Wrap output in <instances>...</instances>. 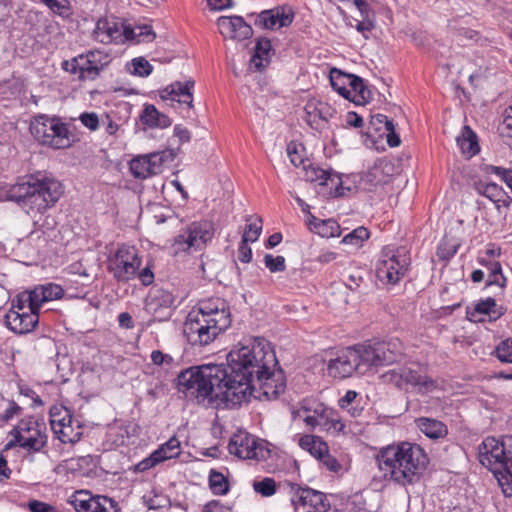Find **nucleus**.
<instances>
[{
  "label": "nucleus",
  "instance_id": "obj_1",
  "mask_svg": "<svg viewBox=\"0 0 512 512\" xmlns=\"http://www.w3.org/2000/svg\"><path fill=\"white\" fill-rule=\"evenodd\" d=\"M270 343L261 337L246 340L227 355V364L193 366L177 376L176 388L186 398L215 409L234 408L247 401L256 388L267 399L285 390L282 370Z\"/></svg>",
  "mask_w": 512,
  "mask_h": 512
},
{
  "label": "nucleus",
  "instance_id": "obj_2",
  "mask_svg": "<svg viewBox=\"0 0 512 512\" xmlns=\"http://www.w3.org/2000/svg\"><path fill=\"white\" fill-rule=\"evenodd\" d=\"M376 461L385 479L406 486L420 480L429 459L419 445L402 442L382 448Z\"/></svg>",
  "mask_w": 512,
  "mask_h": 512
},
{
  "label": "nucleus",
  "instance_id": "obj_3",
  "mask_svg": "<svg viewBox=\"0 0 512 512\" xmlns=\"http://www.w3.org/2000/svg\"><path fill=\"white\" fill-rule=\"evenodd\" d=\"M231 325L227 302L212 298L200 303L198 309L189 312L184 323V334L193 346H206Z\"/></svg>",
  "mask_w": 512,
  "mask_h": 512
},
{
  "label": "nucleus",
  "instance_id": "obj_4",
  "mask_svg": "<svg viewBox=\"0 0 512 512\" xmlns=\"http://www.w3.org/2000/svg\"><path fill=\"white\" fill-rule=\"evenodd\" d=\"M63 193V185L58 180L37 174L11 186L7 197L18 203L28 214H42L52 208Z\"/></svg>",
  "mask_w": 512,
  "mask_h": 512
},
{
  "label": "nucleus",
  "instance_id": "obj_5",
  "mask_svg": "<svg viewBox=\"0 0 512 512\" xmlns=\"http://www.w3.org/2000/svg\"><path fill=\"white\" fill-rule=\"evenodd\" d=\"M479 462L491 470L505 497H512V436L487 437L478 448Z\"/></svg>",
  "mask_w": 512,
  "mask_h": 512
},
{
  "label": "nucleus",
  "instance_id": "obj_6",
  "mask_svg": "<svg viewBox=\"0 0 512 512\" xmlns=\"http://www.w3.org/2000/svg\"><path fill=\"white\" fill-rule=\"evenodd\" d=\"M141 264L138 250L123 244L108 259L107 269L118 282L127 283L138 276L142 285L149 286L154 282V273L148 266L140 270Z\"/></svg>",
  "mask_w": 512,
  "mask_h": 512
},
{
  "label": "nucleus",
  "instance_id": "obj_7",
  "mask_svg": "<svg viewBox=\"0 0 512 512\" xmlns=\"http://www.w3.org/2000/svg\"><path fill=\"white\" fill-rule=\"evenodd\" d=\"M30 132L40 144L54 149H65L72 143L68 125L58 117L35 116L30 123Z\"/></svg>",
  "mask_w": 512,
  "mask_h": 512
},
{
  "label": "nucleus",
  "instance_id": "obj_8",
  "mask_svg": "<svg viewBox=\"0 0 512 512\" xmlns=\"http://www.w3.org/2000/svg\"><path fill=\"white\" fill-rule=\"evenodd\" d=\"M370 370L364 345L347 347L329 360L328 374L337 379H344L354 373L365 374Z\"/></svg>",
  "mask_w": 512,
  "mask_h": 512
},
{
  "label": "nucleus",
  "instance_id": "obj_9",
  "mask_svg": "<svg viewBox=\"0 0 512 512\" xmlns=\"http://www.w3.org/2000/svg\"><path fill=\"white\" fill-rule=\"evenodd\" d=\"M382 379L398 389L408 390L412 387L417 388L420 393L432 392L437 386L436 382L423 375L420 366L413 362L390 369L382 375Z\"/></svg>",
  "mask_w": 512,
  "mask_h": 512
},
{
  "label": "nucleus",
  "instance_id": "obj_10",
  "mask_svg": "<svg viewBox=\"0 0 512 512\" xmlns=\"http://www.w3.org/2000/svg\"><path fill=\"white\" fill-rule=\"evenodd\" d=\"M409 264L405 248H385L376 265L377 278L383 283L395 284L404 276Z\"/></svg>",
  "mask_w": 512,
  "mask_h": 512
},
{
  "label": "nucleus",
  "instance_id": "obj_11",
  "mask_svg": "<svg viewBox=\"0 0 512 512\" xmlns=\"http://www.w3.org/2000/svg\"><path fill=\"white\" fill-rule=\"evenodd\" d=\"M284 489L291 496L296 512H330L331 503L327 496L309 487H300L296 483L286 482Z\"/></svg>",
  "mask_w": 512,
  "mask_h": 512
},
{
  "label": "nucleus",
  "instance_id": "obj_12",
  "mask_svg": "<svg viewBox=\"0 0 512 512\" xmlns=\"http://www.w3.org/2000/svg\"><path fill=\"white\" fill-rule=\"evenodd\" d=\"M214 237V226L209 221H195L187 225L175 237L173 247L176 252L201 250Z\"/></svg>",
  "mask_w": 512,
  "mask_h": 512
},
{
  "label": "nucleus",
  "instance_id": "obj_13",
  "mask_svg": "<svg viewBox=\"0 0 512 512\" xmlns=\"http://www.w3.org/2000/svg\"><path fill=\"white\" fill-rule=\"evenodd\" d=\"M369 368L399 364L405 359L403 344L398 339L364 345Z\"/></svg>",
  "mask_w": 512,
  "mask_h": 512
},
{
  "label": "nucleus",
  "instance_id": "obj_14",
  "mask_svg": "<svg viewBox=\"0 0 512 512\" xmlns=\"http://www.w3.org/2000/svg\"><path fill=\"white\" fill-rule=\"evenodd\" d=\"M14 432L19 435L21 448L28 452L38 453L47 445L48 436L44 423L38 422L34 418L22 419Z\"/></svg>",
  "mask_w": 512,
  "mask_h": 512
},
{
  "label": "nucleus",
  "instance_id": "obj_15",
  "mask_svg": "<svg viewBox=\"0 0 512 512\" xmlns=\"http://www.w3.org/2000/svg\"><path fill=\"white\" fill-rule=\"evenodd\" d=\"M69 502L77 512H120L117 503L106 496H93L88 491H76Z\"/></svg>",
  "mask_w": 512,
  "mask_h": 512
},
{
  "label": "nucleus",
  "instance_id": "obj_16",
  "mask_svg": "<svg viewBox=\"0 0 512 512\" xmlns=\"http://www.w3.org/2000/svg\"><path fill=\"white\" fill-rule=\"evenodd\" d=\"M174 295L163 288L154 287L150 290L145 300V308L149 313L160 319L171 315V309L174 305Z\"/></svg>",
  "mask_w": 512,
  "mask_h": 512
},
{
  "label": "nucleus",
  "instance_id": "obj_17",
  "mask_svg": "<svg viewBox=\"0 0 512 512\" xmlns=\"http://www.w3.org/2000/svg\"><path fill=\"white\" fill-rule=\"evenodd\" d=\"M229 452L240 459H263L265 449L257 440L250 436H234L228 445Z\"/></svg>",
  "mask_w": 512,
  "mask_h": 512
},
{
  "label": "nucleus",
  "instance_id": "obj_18",
  "mask_svg": "<svg viewBox=\"0 0 512 512\" xmlns=\"http://www.w3.org/2000/svg\"><path fill=\"white\" fill-rule=\"evenodd\" d=\"M217 25L225 38L242 41L253 34L251 26L241 16H221L217 20Z\"/></svg>",
  "mask_w": 512,
  "mask_h": 512
},
{
  "label": "nucleus",
  "instance_id": "obj_19",
  "mask_svg": "<svg viewBox=\"0 0 512 512\" xmlns=\"http://www.w3.org/2000/svg\"><path fill=\"white\" fill-rule=\"evenodd\" d=\"M39 314L30 309L27 312L9 310L5 315L7 327L16 334L31 332L38 324Z\"/></svg>",
  "mask_w": 512,
  "mask_h": 512
},
{
  "label": "nucleus",
  "instance_id": "obj_20",
  "mask_svg": "<svg viewBox=\"0 0 512 512\" xmlns=\"http://www.w3.org/2000/svg\"><path fill=\"white\" fill-rule=\"evenodd\" d=\"M473 187L477 194L489 199L497 210L510 207L512 198L500 185L494 182L479 180L474 182Z\"/></svg>",
  "mask_w": 512,
  "mask_h": 512
},
{
  "label": "nucleus",
  "instance_id": "obj_21",
  "mask_svg": "<svg viewBox=\"0 0 512 512\" xmlns=\"http://www.w3.org/2000/svg\"><path fill=\"white\" fill-rule=\"evenodd\" d=\"M194 81L188 80L184 83L176 81L160 91V97L163 100L177 101L180 104H186L188 108L193 107Z\"/></svg>",
  "mask_w": 512,
  "mask_h": 512
},
{
  "label": "nucleus",
  "instance_id": "obj_22",
  "mask_svg": "<svg viewBox=\"0 0 512 512\" xmlns=\"http://www.w3.org/2000/svg\"><path fill=\"white\" fill-rule=\"evenodd\" d=\"M122 24L115 20L101 18L93 31L94 39L102 44L121 43Z\"/></svg>",
  "mask_w": 512,
  "mask_h": 512
},
{
  "label": "nucleus",
  "instance_id": "obj_23",
  "mask_svg": "<svg viewBox=\"0 0 512 512\" xmlns=\"http://www.w3.org/2000/svg\"><path fill=\"white\" fill-rule=\"evenodd\" d=\"M293 21L292 13H285L283 8L262 11L256 19V25L265 29L289 26Z\"/></svg>",
  "mask_w": 512,
  "mask_h": 512
},
{
  "label": "nucleus",
  "instance_id": "obj_24",
  "mask_svg": "<svg viewBox=\"0 0 512 512\" xmlns=\"http://www.w3.org/2000/svg\"><path fill=\"white\" fill-rule=\"evenodd\" d=\"M393 165L387 160L377 161L362 177V181L371 187L390 181Z\"/></svg>",
  "mask_w": 512,
  "mask_h": 512
},
{
  "label": "nucleus",
  "instance_id": "obj_25",
  "mask_svg": "<svg viewBox=\"0 0 512 512\" xmlns=\"http://www.w3.org/2000/svg\"><path fill=\"white\" fill-rule=\"evenodd\" d=\"M456 144L461 154L467 159L480 152L477 134L467 125L462 127L460 135L456 137Z\"/></svg>",
  "mask_w": 512,
  "mask_h": 512
},
{
  "label": "nucleus",
  "instance_id": "obj_26",
  "mask_svg": "<svg viewBox=\"0 0 512 512\" xmlns=\"http://www.w3.org/2000/svg\"><path fill=\"white\" fill-rule=\"evenodd\" d=\"M329 79L332 88L345 99L348 98L349 89L353 81L358 80V76L345 73L340 69L332 68L330 70Z\"/></svg>",
  "mask_w": 512,
  "mask_h": 512
},
{
  "label": "nucleus",
  "instance_id": "obj_27",
  "mask_svg": "<svg viewBox=\"0 0 512 512\" xmlns=\"http://www.w3.org/2000/svg\"><path fill=\"white\" fill-rule=\"evenodd\" d=\"M140 120L150 128H167L172 124L171 119L159 112L154 105H145L140 114Z\"/></svg>",
  "mask_w": 512,
  "mask_h": 512
},
{
  "label": "nucleus",
  "instance_id": "obj_28",
  "mask_svg": "<svg viewBox=\"0 0 512 512\" xmlns=\"http://www.w3.org/2000/svg\"><path fill=\"white\" fill-rule=\"evenodd\" d=\"M419 430L431 439H439L448 433L446 425L436 419L421 417L416 420Z\"/></svg>",
  "mask_w": 512,
  "mask_h": 512
},
{
  "label": "nucleus",
  "instance_id": "obj_29",
  "mask_svg": "<svg viewBox=\"0 0 512 512\" xmlns=\"http://www.w3.org/2000/svg\"><path fill=\"white\" fill-rule=\"evenodd\" d=\"M478 262L489 271L486 286L497 285L501 289H504L507 286V278L502 273V266L499 261L487 260L485 257H479Z\"/></svg>",
  "mask_w": 512,
  "mask_h": 512
},
{
  "label": "nucleus",
  "instance_id": "obj_30",
  "mask_svg": "<svg viewBox=\"0 0 512 512\" xmlns=\"http://www.w3.org/2000/svg\"><path fill=\"white\" fill-rule=\"evenodd\" d=\"M347 100L356 105H365L372 99V92L365 84L364 80L358 76V80L353 81L349 89Z\"/></svg>",
  "mask_w": 512,
  "mask_h": 512
},
{
  "label": "nucleus",
  "instance_id": "obj_31",
  "mask_svg": "<svg viewBox=\"0 0 512 512\" xmlns=\"http://www.w3.org/2000/svg\"><path fill=\"white\" fill-rule=\"evenodd\" d=\"M299 446L308 451L315 458L323 457L328 452V445L322 439L315 435H304L299 439Z\"/></svg>",
  "mask_w": 512,
  "mask_h": 512
},
{
  "label": "nucleus",
  "instance_id": "obj_32",
  "mask_svg": "<svg viewBox=\"0 0 512 512\" xmlns=\"http://www.w3.org/2000/svg\"><path fill=\"white\" fill-rule=\"evenodd\" d=\"M271 50V42L269 39H258L255 46V52L250 60V66L256 70L264 68L268 60V55Z\"/></svg>",
  "mask_w": 512,
  "mask_h": 512
},
{
  "label": "nucleus",
  "instance_id": "obj_33",
  "mask_svg": "<svg viewBox=\"0 0 512 512\" xmlns=\"http://www.w3.org/2000/svg\"><path fill=\"white\" fill-rule=\"evenodd\" d=\"M320 187L322 188L320 192L323 193L324 188L328 189L326 194L329 197H340L345 195L340 175L332 170L327 171L323 181L320 184Z\"/></svg>",
  "mask_w": 512,
  "mask_h": 512
},
{
  "label": "nucleus",
  "instance_id": "obj_34",
  "mask_svg": "<svg viewBox=\"0 0 512 512\" xmlns=\"http://www.w3.org/2000/svg\"><path fill=\"white\" fill-rule=\"evenodd\" d=\"M145 156L149 159L150 171H152L153 175H157L161 173L162 166L165 163L172 162L175 159L176 153L173 149H165Z\"/></svg>",
  "mask_w": 512,
  "mask_h": 512
},
{
  "label": "nucleus",
  "instance_id": "obj_35",
  "mask_svg": "<svg viewBox=\"0 0 512 512\" xmlns=\"http://www.w3.org/2000/svg\"><path fill=\"white\" fill-rule=\"evenodd\" d=\"M50 425L55 433L59 428H63L68 422H74L72 414L69 409L62 405H54L50 408Z\"/></svg>",
  "mask_w": 512,
  "mask_h": 512
},
{
  "label": "nucleus",
  "instance_id": "obj_36",
  "mask_svg": "<svg viewBox=\"0 0 512 512\" xmlns=\"http://www.w3.org/2000/svg\"><path fill=\"white\" fill-rule=\"evenodd\" d=\"M371 123L373 125L382 123L385 125V131L387 132V143L390 147H397L400 145V137L395 131L394 123L387 116L383 114H377L375 116H372Z\"/></svg>",
  "mask_w": 512,
  "mask_h": 512
},
{
  "label": "nucleus",
  "instance_id": "obj_37",
  "mask_svg": "<svg viewBox=\"0 0 512 512\" xmlns=\"http://www.w3.org/2000/svg\"><path fill=\"white\" fill-rule=\"evenodd\" d=\"M161 462L177 457L180 454V441L171 437L166 443L154 451Z\"/></svg>",
  "mask_w": 512,
  "mask_h": 512
},
{
  "label": "nucleus",
  "instance_id": "obj_38",
  "mask_svg": "<svg viewBox=\"0 0 512 512\" xmlns=\"http://www.w3.org/2000/svg\"><path fill=\"white\" fill-rule=\"evenodd\" d=\"M129 168L135 178L146 179L153 176L152 171H150L149 159L145 155L133 158L130 161Z\"/></svg>",
  "mask_w": 512,
  "mask_h": 512
},
{
  "label": "nucleus",
  "instance_id": "obj_39",
  "mask_svg": "<svg viewBox=\"0 0 512 512\" xmlns=\"http://www.w3.org/2000/svg\"><path fill=\"white\" fill-rule=\"evenodd\" d=\"M209 486L216 495H225L229 491V484L225 476L215 470H211L209 475Z\"/></svg>",
  "mask_w": 512,
  "mask_h": 512
},
{
  "label": "nucleus",
  "instance_id": "obj_40",
  "mask_svg": "<svg viewBox=\"0 0 512 512\" xmlns=\"http://www.w3.org/2000/svg\"><path fill=\"white\" fill-rule=\"evenodd\" d=\"M40 286H36L31 291H25L20 293V301L28 302L30 305V309L35 312H39V309L43 303H45L44 299H42V294L40 293Z\"/></svg>",
  "mask_w": 512,
  "mask_h": 512
},
{
  "label": "nucleus",
  "instance_id": "obj_41",
  "mask_svg": "<svg viewBox=\"0 0 512 512\" xmlns=\"http://www.w3.org/2000/svg\"><path fill=\"white\" fill-rule=\"evenodd\" d=\"M150 358L154 365L165 369H173L179 366L178 360L174 359L170 354L163 353L160 350L152 351Z\"/></svg>",
  "mask_w": 512,
  "mask_h": 512
},
{
  "label": "nucleus",
  "instance_id": "obj_42",
  "mask_svg": "<svg viewBox=\"0 0 512 512\" xmlns=\"http://www.w3.org/2000/svg\"><path fill=\"white\" fill-rule=\"evenodd\" d=\"M358 393L353 390H348L345 395L339 399L338 405L342 409H347L352 417H357L361 414L362 408H359L357 405L353 406Z\"/></svg>",
  "mask_w": 512,
  "mask_h": 512
},
{
  "label": "nucleus",
  "instance_id": "obj_43",
  "mask_svg": "<svg viewBox=\"0 0 512 512\" xmlns=\"http://www.w3.org/2000/svg\"><path fill=\"white\" fill-rule=\"evenodd\" d=\"M497 304L494 298L488 297L479 301L475 306V312L478 314L488 315L490 318L497 319L501 312L496 310Z\"/></svg>",
  "mask_w": 512,
  "mask_h": 512
},
{
  "label": "nucleus",
  "instance_id": "obj_44",
  "mask_svg": "<svg viewBox=\"0 0 512 512\" xmlns=\"http://www.w3.org/2000/svg\"><path fill=\"white\" fill-rule=\"evenodd\" d=\"M485 172L489 175L497 176L502 182H504L506 184V186L510 189V191L512 193V169L511 168L488 165L485 168Z\"/></svg>",
  "mask_w": 512,
  "mask_h": 512
},
{
  "label": "nucleus",
  "instance_id": "obj_45",
  "mask_svg": "<svg viewBox=\"0 0 512 512\" xmlns=\"http://www.w3.org/2000/svg\"><path fill=\"white\" fill-rule=\"evenodd\" d=\"M62 443H75L80 439L81 432H74L73 422H68L54 433Z\"/></svg>",
  "mask_w": 512,
  "mask_h": 512
},
{
  "label": "nucleus",
  "instance_id": "obj_46",
  "mask_svg": "<svg viewBox=\"0 0 512 512\" xmlns=\"http://www.w3.org/2000/svg\"><path fill=\"white\" fill-rule=\"evenodd\" d=\"M494 354L502 363L512 364V338L502 340L495 347Z\"/></svg>",
  "mask_w": 512,
  "mask_h": 512
},
{
  "label": "nucleus",
  "instance_id": "obj_47",
  "mask_svg": "<svg viewBox=\"0 0 512 512\" xmlns=\"http://www.w3.org/2000/svg\"><path fill=\"white\" fill-rule=\"evenodd\" d=\"M321 429L332 435H339L344 432L345 424L341 420L338 412L333 409L332 414L328 417L327 422Z\"/></svg>",
  "mask_w": 512,
  "mask_h": 512
},
{
  "label": "nucleus",
  "instance_id": "obj_48",
  "mask_svg": "<svg viewBox=\"0 0 512 512\" xmlns=\"http://www.w3.org/2000/svg\"><path fill=\"white\" fill-rule=\"evenodd\" d=\"M53 13L62 17H68L71 14V6L68 0H40Z\"/></svg>",
  "mask_w": 512,
  "mask_h": 512
},
{
  "label": "nucleus",
  "instance_id": "obj_49",
  "mask_svg": "<svg viewBox=\"0 0 512 512\" xmlns=\"http://www.w3.org/2000/svg\"><path fill=\"white\" fill-rule=\"evenodd\" d=\"M369 231L365 227H358L354 229L352 232L344 236L342 239V243L344 244H351L354 246H360L363 241L367 240L369 238Z\"/></svg>",
  "mask_w": 512,
  "mask_h": 512
},
{
  "label": "nucleus",
  "instance_id": "obj_50",
  "mask_svg": "<svg viewBox=\"0 0 512 512\" xmlns=\"http://www.w3.org/2000/svg\"><path fill=\"white\" fill-rule=\"evenodd\" d=\"M262 232V219L257 217L254 222L249 223L245 226L242 240L247 242H255L258 240L260 234Z\"/></svg>",
  "mask_w": 512,
  "mask_h": 512
},
{
  "label": "nucleus",
  "instance_id": "obj_51",
  "mask_svg": "<svg viewBox=\"0 0 512 512\" xmlns=\"http://www.w3.org/2000/svg\"><path fill=\"white\" fill-rule=\"evenodd\" d=\"M308 225H309V228L310 230H313V229H319L318 230V233L323 235V236H334V232L331 231L329 234L327 231H324V228L326 227H329L331 229H334V226H335V222L332 221V220H319L317 219L312 213H308Z\"/></svg>",
  "mask_w": 512,
  "mask_h": 512
},
{
  "label": "nucleus",
  "instance_id": "obj_52",
  "mask_svg": "<svg viewBox=\"0 0 512 512\" xmlns=\"http://www.w3.org/2000/svg\"><path fill=\"white\" fill-rule=\"evenodd\" d=\"M254 490L264 497H269L276 492V482L273 478L266 477L253 483Z\"/></svg>",
  "mask_w": 512,
  "mask_h": 512
},
{
  "label": "nucleus",
  "instance_id": "obj_53",
  "mask_svg": "<svg viewBox=\"0 0 512 512\" xmlns=\"http://www.w3.org/2000/svg\"><path fill=\"white\" fill-rule=\"evenodd\" d=\"M81 59V72L79 79H94L98 76L100 68L93 64V62L83 55H80Z\"/></svg>",
  "mask_w": 512,
  "mask_h": 512
},
{
  "label": "nucleus",
  "instance_id": "obj_54",
  "mask_svg": "<svg viewBox=\"0 0 512 512\" xmlns=\"http://www.w3.org/2000/svg\"><path fill=\"white\" fill-rule=\"evenodd\" d=\"M39 286L41 290L40 293L42 294V299H44L45 302L59 299L63 295V289L58 284L48 283Z\"/></svg>",
  "mask_w": 512,
  "mask_h": 512
},
{
  "label": "nucleus",
  "instance_id": "obj_55",
  "mask_svg": "<svg viewBox=\"0 0 512 512\" xmlns=\"http://www.w3.org/2000/svg\"><path fill=\"white\" fill-rule=\"evenodd\" d=\"M264 264L270 272H282L286 269L285 258L283 256L274 257L271 254L264 256Z\"/></svg>",
  "mask_w": 512,
  "mask_h": 512
},
{
  "label": "nucleus",
  "instance_id": "obj_56",
  "mask_svg": "<svg viewBox=\"0 0 512 512\" xmlns=\"http://www.w3.org/2000/svg\"><path fill=\"white\" fill-rule=\"evenodd\" d=\"M133 73L140 77L149 76L153 70L152 65L144 58H134L132 60Z\"/></svg>",
  "mask_w": 512,
  "mask_h": 512
},
{
  "label": "nucleus",
  "instance_id": "obj_57",
  "mask_svg": "<svg viewBox=\"0 0 512 512\" xmlns=\"http://www.w3.org/2000/svg\"><path fill=\"white\" fill-rule=\"evenodd\" d=\"M305 170V178L309 182H318L320 185L323 181L324 176L326 175L328 170H324L320 167L309 165L303 166Z\"/></svg>",
  "mask_w": 512,
  "mask_h": 512
},
{
  "label": "nucleus",
  "instance_id": "obj_58",
  "mask_svg": "<svg viewBox=\"0 0 512 512\" xmlns=\"http://www.w3.org/2000/svg\"><path fill=\"white\" fill-rule=\"evenodd\" d=\"M22 411V408L14 401H9L8 407L5 411L0 414V424L3 425L8 423L15 416L19 415Z\"/></svg>",
  "mask_w": 512,
  "mask_h": 512
},
{
  "label": "nucleus",
  "instance_id": "obj_59",
  "mask_svg": "<svg viewBox=\"0 0 512 512\" xmlns=\"http://www.w3.org/2000/svg\"><path fill=\"white\" fill-rule=\"evenodd\" d=\"M27 507L30 512H60L56 506L40 500L29 501Z\"/></svg>",
  "mask_w": 512,
  "mask_h": 512
},
{
  "label": "nucleus",
  "instance_id": "obj_60",
  "mask_svg": "<svg viewBox=\"0 0 512 512\" xmlns=\"http://www.w3.org/2000/svg\"><path fill=\"white\" fill-rule=\"evenodd\" d=\"M79 120L86 128H88L91 131L97 130L100 123L98 115L94 112L82 113L79 117Z\"/></svg>",
  "mask_w": 512,
  "mask_h": 512
},
{
  "label": "nucleus",
  "instance_id": "obj_61",
  "mask_svg": "<svg viewBox=\"0 0 512 512\" xmlns=\"http://www.w3.org/2000/svg\"><path fill=\"white\" fill-rule=\"evenodd\" d=\"M333 409L324 406L323 404H319L315 407L313 410L315 417L317 419L318 427L320 429L325 425L327 422L328 417L332 414Z\"/></svg>",
  "mask_w": 512,
  "mask_h": 512
},
{
  "label": "nucleus",
  "instance_id": "obj_62",
  "mask_svg": "<svg viewBox=\"0 0 512 512\" xmlns=\"http://www.w3.org/2000/svg\"><path fill=\"white\" fill-rule=\"evenodd\" d=\"M161 463L159 458L157 457V454L152 452L149 457L143 459L138 464L135 465V471L136 472H144L147 471L157 464Z\"/></svg>",
  "mask_w": 512,
  "mask_h": 512
},
{
  "label": "nucleus",
  "instance_id": "obj_63",
  "mask_svg": "<svg viewBox=\"0 0 512 512\" xmlns=\"http://www.w3.org/2000/svg\"><path fill=\"white\" fill-rule=\"evenodd\" d=\"M499 133L507 139V144L512 148V120L503 119L498 127Z\"/></svg>",
  "mask_w": 512,
  "mask_h": 512
},
{
  "label": "nucleus",
  "instance_id": "obj_64",
  "mask_svg": "<svg viewBox=\"0 0 512 512\" xmlns=\"http://www.w3.org/2000/svg\"><path fill=\"white\" fill-rule=\"evenodd\" d=\"M202 512H231V509L219 500H212L204 505Z\"/></svg>",
  "mask_w": 512,
  "mask_h": 512
}]
</instances>
